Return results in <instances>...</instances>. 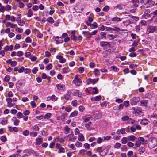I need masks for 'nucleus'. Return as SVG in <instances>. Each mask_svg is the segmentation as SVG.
<instances>
[{
	"label": "nucleus",
	"mask_w": 157,
	"mask_h": 157,
	"mask_svg": "<svg viewBox=\"0 0 157 157\" xmlns=\"http://www.w3.org/2000/svg\"><path fill=\"white\" fill-rule=\"evenodd\" d=\"M121 144L118 143H116L114 146V147L116 148H119L121 147Z\"/></svg>",
	"instance_id": "nucleus-63"
},
{
	"label": "nucleus",
	"mask_w": 157,
	"mask_h": 157,
	"mask_svg": "<svg viewBox=\"0 0 157 157\" xmlns=\"http://www.w3.org/2000/svg\"><path fill=\"white\" fill-rule=\"evenodd\" d=\"M129 117L128 116H123L122 117L121 119L123 121H128L129 119Z\"/></svg>",
	"instance_id": "nucleus-36"
},
{
	"label": "nucleus",
	"mask_w": 157,
	"mask_h": 157,
	"mask_svg": "<svg viewBox=\"0 0 157 157\" xmlns=\"http://www.w3.org/2000/svg\"><path fill=\"white\" fill-rule=\"evenodd\" d=\"M47 99L48 100H52L53 101H55L58 99V98L54 95H52L51 96L48 97Z\"/></svg>",
	"instance_id": "nucleus-17"
},
{
	"label": "nucleus",
	"mask_w": 157,
	"mask_h": 157,
	"mask_svg": "<svg viewBox=\"0 0 157 157\" xmlns=\"http://www.w3.org/2000/svg\"><path fill=\"white\" fill-rule=\"evenodd\" d=\"M62 71L64 73H67L71 71L70 69L68 67L63 69Z\"/></svg>",
	"instance_id": "nucleus-27"
},
{
	"label": "nucleus",
	"mask_w": 157,
	"mask_h": 157,
	"mask_svg": "<svg viewBox=\"0 0 157 157\" xmlns=\"http://www.w3.org/2000/svg\"><path fill=\"white\" fill-rule=\"evenodd\" d=\"M102 150H103L102 147H98L96 149V151L98 152H99V154H100V152L102 151Z\"/></svg>",
	"instance_id": "nucleus-60"
},
{
	"label": "nucleus",
	"mask_w": 157,
	"mask_h": 157,
	"mask_svg": "<svg viewBox=\"0 0 157 157\" xmlns=\"http://www.w3.org/2000/svg\"><path fill=\"white\" fill-rule=\"evenodd\" d=\"M127 138H122L121 140V142L123 144H125L127 142Z\"/></svg>",
	"instance_id": "nucleus-59"
},
{
	"label": "nucleus",
	"mask_w": 157,
	"mask_h": 157,
	"mask_svg": "<svg viewBox=\"0 0 157 157\" xmlns=\"http://www.w3.org/2000/svg\"><path fill=\"white\" fill-rule=\"evenodd\" d=\"M148 3L150 4V5L151 6H153L155 4V2L152 1V0H148L147 1Z\"/></svg>",
	"instance_id": "nucleus-61"
},
{
	"label": "nucleus",
	"mask_w": 157,
	"mask_h": 157,
	"mask_svg": "<svg viewBox=\"0 0 157 157\" xmlns=\"http://www.w3.org/2000/svg\"><path fill=\"white\" fill-rule=\"evenodd\" d=\"M132 1L135 6H137L138 4L139 3V1L138 0H132Z\"/></svg>",
	"instance_id": "nucleus-47"
},
{
	"label": "nucleus",
	"mask_w": 157,
	"mask_h": 157,
	"mask_svg": "<svg viewBox=\"0 0 157 157\" xmlns=\"http://www.w3.org/2000/svg\"><path fill=\"white\" fill-rule=\"evenodd\" d=\"M111 68L115 72H118L119 70V69L114 66H112Z\"/></svg>",
	"instance_id": "nucleus-50"
},
{
	"label": "nucleus",
	"mask_w": 157,
	"mask_h": 157,
	"mask_svg": "<svg viewBox=\"0 0 157 157\" xmlns=\"http://www.w3.org/2000/svg\"><path fill=\"white\" fill-rule=\"evenodd\" d=\"M32 128H33V130L35 131H38L39 130V128L36 125H35L33 126L32 127Z\"/></svg>",
	"instance_id": "nucleus-56"
},
{
	"label": "nucleus",
	"mask_w": 157,
	"mask_h": 157,
	"mask_svg": "<svg viewBox=\"0 0 157 157\" xmlns=\"http://www.w3.org/2000/svg\"><path fill=\"white\" fill-rule=\"evenodd\" d=\"M124 105L126 107H128L129 105V102L128 101H126L124 102Z\"/></svg>",
	"instance_id": "nucleus-51"
},
{
	"label": "nucleus",
	"mask_w": 157,
	"mask_h": 157,
	"mask_svg": "<svg viewBox=\"0 0 157 157\" xmlns=\"http://www.w3.org/2000/svg\"><path fill=\"white\" fill-rule=\"evenodd\" d=\"M75 145L77 147H80L82 146V144L81 143L77 141L75 143Z\"/></svg>",
	"instance_id": "nucleus-33"
},
{
	"label": "nucleus",
	"mask_w": 157,
	"mask_h": 157,
	"mask_svg": "<svg viewBox=\"0 0 157 157\" xmlns=\"http://www.w3.org/2000/svg\"><path fill=\"white\" fill-rule=\"evenodd\" d=\"M92 91L91 94H96L98 92V90L96 87H94L92 88Z\"/></svg>",
	"instance_id": "nucleus-24"
},
{
	"label": "nucleus",
	"mask_w": 157,
	"mask_h": 157,
	"mask_svg": "<svg viewBox=\"0 0 157 157\" xmlns=\"http://www.w3.org/2000/svg\"><path fill=\"white\" fill-rule=\"evenodd\" d=\"M75 135H78L79 137H83V135L79 133V131L78 129L76 128L75 130Z\"/></svg>",
	"instance_id": "nucleus-19"
},
{
	"label": "nucleus",
	"mask_w": 157,
	"mask_h": 157,
	"mask_svg": "<svg viewBox=\"0 0 157 157\" xmlns=\"http://www.w3.org/2000/svg\"><path fill=\"white\" fill-rule=\"evenodd\" d=\"M94 73L95 75L96 76L99 75L100 74L99 71L98 69H94Z\"/></svg>",
	"instance_id": "nucleus-32"
},
{
	"label": "nucleus",
	"mask_w": 157,
	"mask_h": 157,
	"mask_svg": "<svg viewBox=\"0 0 157 157\" xmlns=\"http://www.w3.org/2000/svg\"><path fill=\"white\" fill-rule=\"evenodd\" d=\"M42 142V140L41 138H37L36 140V144L37 145H40Z\"/></svg>",
	"instance_id": "nucleus-26"
},
{
	"label": "nucleus",
	"mask_w": 157,
	"mask_h": 157,
	"mask_svg": "<svg viewBox=\"0 0 157 157\" xmlns=\"http://www.w3.org/2000/svg\"><path fill=\"white\" fill-rule=\"evenodd\" d=\"M141 106H144L145 107H147V104L148 103V100H144L140 101Z\"/></svg>",
	"instance_id": "nucleus-14"
},
{
	"label": "nucleus",
	"mask_w": 157,
	"mask_h": 157,
	"mask_svg": "<svg viewBox=\"0 0 157 157\" xmlns=\"http://www.w3.org/2000/svg\"><path fill=\"white\" fill-rule=\"evenodd\" d=\"M11 9V6L7 5L6 6V11H9Z\"/></svg>",
	"instance_id": "nucleus-45"
},
{
	"label": "nucleus",
	"mask_w": 157,
	"mask_h": 157,
	"mask_svg": "<svg viewBox=\"0 0 157 157\" xmlns=\"http://www.w3.org/2000/svg\"><path fill=\"white\" fill-rule=\"evenodd\" d=\"M123 23L124 25H128L130 24V21L128 20L124 21H123Z\"/></svg>",
	"instance_id": "nucleus-49"
},
{
	"label": "nucleus",
	"mask_w": 157,
	"mask_h": 157,
	"mask_svg": "<svg viewBox=\"0 0 157 157\" xmlns=\"http://www.w3.org/2000/svg\"><path fill=\"white\" fill-rule=\"evenodd\" d=\"M25 41L27 43H30L32 42V40L30 37H28L25 38Z\"/></svg>",
	"instance_id": "nucleus-42"
},
{
	"label": "nucleus",
	"mask_w": 157,
	"mask_h": 157,
	"mask_svg": "<svg viewBox=\"0 0 157 157\" xmlns=\"http://www.w3.org/2000/svg\"><path fill=\"white\" fill-rule=\"evenodd\" d=\"M51 114L50 113H47L44 116V119H48L50 118L51 117Z\"/></svg>",
	"instance_id": "nucleus-44"
},
{
	"label": "nucleus",
	"mask_w": 157,
	"mask_h": 157,
	"mask_svg": "<svg viewBox=\"0 0 157 157\" xmlns=\"http://www.w3.org/2000/svg\"><path fill=\"white\" fill-rule=\"evenodd\" d=\"M72 82L75 84L76 86H79L82 84V81L79 77V76L78 75H76L75 76Z\"/></svg>",
	"instance_id": "nucleus-2"
},
{
	"label": "nucleus",
	"mask_w": 157,
	"mask_h": 157,
	"mask_svg": "<svg viewBox=\"0 0 157 157\" xmlns=\"http://www.w3.org/2000/svg\"><path fill=\"white\" fill-rule=\"evenodd\" d=\"M69 91H68L67 94L64 96V98L67 100H69L71 97L70 92Z\"/></svg>",
	"instance_id": "nucleus-25"
},
{
	"label": "nucleus",
	"mask_w": 157,
	"mask_h": 157,
	"mask_svg": "<svg viewBox=\"0 0 157 157\" xmlns=\"http://www.w3.org/2000/svg\"><path fill=\"white\" fill-rule=\"evenodd\" d=\"M24 6L25 4L22 2L19 3L18 5V7L21 9L23 8L24 7Z\"/></svg>",
	"instance_id": "nucleus-57"
},
{
	"label": "nucleus",
	"mask_w": 157,
	"mask_h": 157,
	"mask_svg": "<svg viewBox=\"0 0 157 157\" xmlns=\"http://www.w3.org/2000/svg\"><path fill=\"white\" fill-rule=\"evenodd\" d=\"M92 118V116L90 115H86L85 116L82 117V119L84 122H87L90 119Z\"/></svg>",
	"instance_id": "nucleus-10"
},
{
	"label": "nucleus",
	"mask_w": 157,
	"mask_h": 157,
	"mask_svg": "<svg viewBox=\"0 0 157 157\" xmlns=\"http://www.w3.org/2000/svg\"><path fill=\"white\" fill-rule=\"evenodd\" d=\"M149 121L147 119H144L140 121V124L143 125H146L148 123Z\"/></svg>",
	"instance_id": "nucleus-23"
},
{
	"label": "nucleus",
	"mask_w": 157,
	"mask_h": 157,
	"mask_svg": "<svg viewBox=\"0 0 157 157\" xmlns=\"http://www.w3.org/2000/svg\"><path fill=\"white\" fill-rule=\"evenodd\" d=\"M53 40L56 41V44L62 43L63 41V39L61 37L58 36L53 37Z\"/></svg>",
	"instance_id": "nucleus-7"
},
{
	"label": "nucleus",
	"mask_w": 157,
	"mask_h": 157,
	"mask_svg": "<svg viewBox=\"0 0 157 157\" xmlns=\"http://www.w3.org/2000/svg\"><path fill=\"white\" fill-rule=\"evenodd\" d=\"M100 46L104 48H107L109 46V43L107 42L102 41L100 43Z\"/></svg>",
	"instance_id": "nucleus-12"
},
{
	"label": "nucleus",
	"mask_w": 157,
	"mask_h": 157,
	"mask_svg": "<svg viewBox=\"0 0 157 157\" xmlns=\"http://www.w3.org/2000/svg\"><path fill=\"white\" fill-rule=\"evenodd\" d=\"M6 100L7 102V106L9 107L10 108L13 107L15 108L17 106L15 103H13L12 102L13 101L11 98H6Z\"/></svg>",
	"instance_id": "nucleus-1"
},
{
	"label": "nucleus",
	"mask_w": 157,
	"mask_h": 157,
	"mask_svg": "<svg viewBox=\"0 0 157 157\" xmlns=\"http://www.w3.org/2000/svg\"><path fill=\"white\" fill-rule=\"evenodd\" d=\"M18 24L21 26H23L25 24V22L24 21L20 20L18 22Z\"/></svg>",
	"instance_id": "nucleus-62"
},
{
	"label": "nucleus",
	"mask_w": 157,
	"mask_h": 157,
	"mask_svg": "<svg viewBox=\"0 0 157 157\" xmlns=\"http://www.w3.org/2000/svg\"><path fill=\"white\" fill-rule=\"evenodd\" d=\"M139 140L141 144H146V141L144 140V138H140Z\"/></svg>",
	"instance_id": "nucleus-40"
},
{
	"label": "nucleus",
	"mask_w": 157,
	"mask_h": 157,
	"mask_svg": "<svg viewBox=\"0 0 157 157\" xmlns=\"http://www.w3.org/2000/svg\"><path fill=\"white\" fill-rule=\"evenodd\" d=\"M13 46L12 45L10 46H6L4 48V49L6 51H8L9 50L11 51L13 49Z\"/></svg>",
	"instance_id": "nucleus-20"
},
{
	"label": "nucleus",
	"mask_w": 157,
	"mask_h": 157,
	"mask_svg": "<svg viewBox=\"0 0 157 157\" xmlns=\"http://www.w3.org/2000/svg\"><path fill=\"white\" fill-rule=\"evenodd\" d=\"M56 58L57 59L59 60V62L61 63H63L66 62V59L61 55H58Z\"/></svg>",
	"instance_id": "nucleus-8"
},
{
	"label": "nucleus",
	"mask_w": 157,
	"mask_h": 157,
	"mask_svg": "<svg viewBox=\"0 0 157 157\" xmlns=\"http://www.w3.org/2000/svg\"><path fill=\"white\" fill-rule=\"evenodd\" d=\"M65 110L67 112H70L72 110V108L70 106H67L65 108Z\"/></svg>",
	"instance_id": "nucleus-37"
},
{
	"label": "nucleus",
	"mask_w": 157,
	"mask_h": 157,
	"mask_svg": "<svg viewBox=\"0 0 157 157\" xmlns=\"http://www.w3.org/2000/svg\"><path fill=\"white\" fill-rule=\"evenodd\" d=\"M52 67V65L51 63H50L46 66V69L48 70L51 69Z\"/></svg>",
	"instance_id": "nucleus-39"
},
{
	"label": "nucleus",
	"mask_w": 157,
	"mask_h": 157,
	"mask_svg": "<svg viewBox=\"0 0 157 157\" xmlns=\"http://www.w3.org/2000/svg\"><path fill=\"white\" fill-rule=\"evenodd\" d=\"M47 21L50 23L52 24L54 22V20L52 17H49L47 18Z\"/></svg>",
	"instance_id": "nucleus-28"
},
{
	"label": "nucleus",
	"mask_w": 157,
	"mask_h": 157,
	"mask_svg": "<svg viewBox=\"0 0 157 157\" xmlns=\"http://www.w3.org/2000/svg\"><path fill=\"white\" fill-rule=\"evenodd\" d=\"M16 116H17V117L18 119H21L23 117V115L22 114V113L20 112H18L17 113Z\"/></svg>",
	"instance_id": "nucleus-29"
},
{
	"label": "nucleus",
	"mask_w": 157,
	"mask_h": 157,
	"mask_svg": "<svg viewBox=\"0 0 157 157\" xmlns=\"http://www.w3.org/2000/svg\"><path fill=\"white\" fill-rule=\"evenodd\" d=\"M107 37L110 40H112L115 38V36L113 34H108L107 35Z\"/></svg>",
	"instance_id": "nucleus-38"
},
{
	"label": "nucleus",
	"mask_w": 157,
	"mask_h": 157,
	"mask_svg": "<svg viewBox=\"0 0 157 157\" xmlns=\"http://www.w3.org/2000/svg\"><path fill=\"white\" fill-rule=\"evenodd\" d=\"M11 121L13 122L15 126L18 125L20 122V120L17 119V118L15 117H13L11 119Z\"/></svg>",
	"instance_id": "nucleus-11"
},
{
	"label": "nucleus",
	"mask_w": 157,
	"mask_h": 157,
	"mask_svg": "<svg viewBox=\"0 0 157 157\" xmlns=\"http://www.w3.org/2000/svg\"><path fill=\"white\" fill-rule=\"evenodd\" d=\"M57 89L59 90H63L65 89V86L64 85L59 84L56 85Z\"/></svg>",
	"instance_id": "nucleus-18"
},
{
	"label": "nucleus",
	"mask_w": 157,
	"mask_h": 157,
	"mask_svg": "<svg viewBox=\"0 0 157 157\" xmlns=\"http://www.w3.org/2000/svg\"><path fill=\"white\" fill-rule=\"evenodd\" d=\"M92 28L95 29L97 27V24L96 22H94L92 24L90 25Z\"/></svg>",
	"instance_id": "nucleus-35"
},
{
	"label": "nucleus",
	"mask_w": 157,
	"mask_h": 157,
	"mask_svg": "<svg viewBox=\"0 0 157 157\" xmlns=\"http://www.w3.org/2000/svg\"><path fill=\"white\" fill-rule=\"evenodd\" d=\"M109 7L108 6H106L104 7L103 9V11L106 12L108 11L109 10Z\"/></svg>",
	"instance_id": "nucleus-48"
},
{
	"label": "nucleus",
	"mask_w": 157,
	"mask_h": 157,
	"mask_svg": "<svg viewBox=\"0 0 157 157\" xmlns=\"http://www.w3.org/2000/svg\"><path fill=\"white\" fill-rule=\"evenodd\" d=\"M29 133V131L27 130H25L22 132L23 135L25 136H27Z\"/></svg>",
	"instance_id": "nucleus-64"
},
{
	"label": "nucleus",
	"mask_w": 157,
	"mask_h": 157,
	"mask_svg": "<svg viewBox=\"0 0 157 157\" xmlns=\"http://www.w3.org/2000/svg\"><path fill=\"white\" fill-rule=\"evenodd\" d=\"M17 55L18 56H22L23 54V52L21 51H18L17 52Z\"/></svg>",
	"instance_id": "nucleus-58"
},
{
	"label": "nucleus",
	"mask_w": 157,
	"mask_h": 157,
	"mask_svg": "<svg viewBox=\"0 0 157 157\" xmlns=\"http://www.w3.org/2000/svg\"><path fill=\"white\" fill-rule=\"evenodd\" d=\"M31 72V69L29 68H26L25 69L24 73L25 74H29Z\"/></svg>",
	"instance_id": "nucleus-52"
},
{
	"label": "nucleus",
	"mask_w": 157,
	"mask_h": 157,
	"mask_svg": "<svg viewBox=\"0 0 157 157\" xmlns=\"http://www.w3.org/2000/svg\"><path fill=\"white\" fill-rule=\"evenodd\" d=\"M147 24V22L144 20H142L141 21L140 23V26L145 25Z\"/></svg>",
	"instance_id": "nucleus-46"
},
{
	"label": "nucleus",
	"mask_w": 157,
	"mask_h": 157,
	"mask_svg": "<svg viewBox=\"0 0 157 157\" xmlns=\"http://www.w3.org/2000/svg\"><path fill=\"white\" fill-rule=\"evenodd\" d=\"M125 130L124 128L117 130L116 132V134L118 135V136H117V137H118V136L121 137V134H125Z\"/></svg>",
	"instance_id": "nucleus-9"
},
{
	"label": "nucleus",
	"mask_w": 157,
	"mask_h": 157,
	"mask_svg": "<svg viewBox=\"0 0 157 157\" xmlns=\"http://www.w3.org/2000/svg\"><path fill=\"white\" fill-rule=\"evenodd\" d=\"M111 146H108L103 149L102 151L100 152V155L102 156H104L108 153L109 149L110 148Z\"/></svg>",
	"instance_id": "nucleus-6"
},
{
	"label": "nucleus",
	"mask_w": 157,
	"mask_h": 157,
	"mask_svg": "<svg viewBox=\"0 0 157 157\" xmlns=\"http://www.w3.org/2000/svg\"><path fill=\"white\" fill-rule=\"evenodd\" d=\"M94 18V15L91 13L88 16V20L86 21V23L88 26H90L91 25V23L93 21Z\"/></svg>",
	"instance_id": "nucleus-5"
},
{
	"label": "nucleus",
	"mask_w": 157,
	"mask_h": 157,
	"mask_svg": "<svg viewBox=\"0 0 157 157\" xmlns=\"http://www.w3.org/2000/svg\"><path fill=\"white\" fill-rule=\"evenodd\" d=\"M101 99V97L100 95H98L95 97H92L91 98V99L92 101H98Z\"/></svg>",
	"instance_id": "nucleus-15"
},
{
	"label": "nucleus",
	"mask_w": 157,
	"mask_h": 157,
	"mask_svg": "<svg viewBox=\"0 0 157 157\" xmlns=\"http://www.w3.org/2000/svg\"><path fill=\"white\" fill-rule=\"evenodd\" d=\"M8 129L10 131L13 132L14 131L15 132H16L18 131L17 128L16 127H11L10 126H8Z\"/></svg>",
	"instance_id": "nucleus-22"
},
{
	"label": "nucleus",
	"mask_w": 157,
	"mask_h": 157,
	"mask_svg": "<svg viewBox=\"0 0 157 157\" xmlns=\"http://www.w3.org/2000/svg\"><path fill=\"white\" fill-rule=\"evenodd\" d=\"M78 114V111L75 110L73 112H72L71 113L70 115L69 116V118H72L73 117H76L77 115Z\"/></svg>",
	"instance_id": "nucleus-21"
},
{
	"label": "nucleus",
	"mask_w": 157,
	"mask_h": 157,
	"mask_svg": "<svg viewBox=\"0 0 157 157\" xmlns=\"http://www.w3.org/2000/svg\"><path fill=\"white\" fill-rule=\"evenodd\" d=\"M155 32L157 33V27L153 26H149L147 29V33L148 34Z\"/></svg>",
	"instance_id": "nucleus-3"
},
{
	"label": "nucleus",
	"mask_w": 157,
	"mask_h": 157,
	"mask_svg": "<svg viewBox=\"0 0 157 157\" xmlns=\"http://www.w3.org/2000/svg\"><path fill=\"white\" fill-rule=\"evenodd\" d=\"M5 25L6 27H10L11 28H14L17 25L16 24L12 23L10 22H6Z\"/></svg>",
	"instance_id": "nucleus-13"
},
{
	"label": "nucleus",
	"mask_w": 157,
	"mask_h": 157,
	"mask_svg": "<svg viewBox=\"0 0 157 157\" xmlns=\"http://www.w3.org/2000/svg\"><path fill=\"white\" fill-rule=\"evenodd\" d=\"M7 120L4 118L2 119L0 122V124L3 125L7 124Z\"/></svg>",
	"instance_id": "nucleus-31"
},
{
	"label": "nucleus",
	"mask_w": 157,
	"mask_h": 157,
	"mask_svg": "<svg viewBox=\"0 0 157 157\" xmlns=\"http://www.w3.org/2000/svg\"><path fill=\"white\" fill-rule=\"evenodd\" d=\"M85 109V107L83 105H80L78 107L79 111L81 112H83Z\"/></svg>",
	"instance_id": "nucleus-30"
},
{
	"label": "nucleus",
	"mask_w": 157,
	"mask_h": 157,
	"mask_svg": "<svg viewBox=\"0 0 157 157\" xmlns=\"http://www.w3.org/2000/svg\"><path fill=\"white\" fill-rule=\"evenodd\" d=\"M33 10L35 11H37L39 9V6L37 5H34L32 7Z\"/></svg>",
	"instance_id": "nucleus-55"
},
{
	"label": "nucleus",
	"mask_w": 157,
	"mask_h": 157,
	"mask_svg": "<svg viewBox=\"0 0 157 157\" xmlns=\"http://www.w3.org/2000/svg\"><path fill=\"white\" fill-rule=\"evenodd\" d=\"M33 15V12L30 10H29L28 11L27 13V17H31Z\"/></svg>",
	"instance_id": "nucleus-34"
},
{
	"label": "nucleus",
	"mask_w": 157,
	"mask_h": 157,
	"mask_svg": "<svg viewBox=\"0 0 157 157\" xmlns=\"http://www.w3.org/2000/svg\"><path fill=\"white\" fill-rule=\"evenodd\" d=\"M122 20V18L119 17L117 16H115L113 17L112 19V21L114 22H119L121 21Z\"/></svg>",
	"instance_id": "nucleus-16"
},
{
	"label": "nucleus",
	"mask_w": 157,
	"mask_h": 157,
	"mask_svg": "<svg viewBox=\"0 0 157 157\" xmlns=\"http://www.w3.org/2000/svg\"><path fill=\"white\" fill-rule=\"evenodd\" d=\"M132 109L135 111L136 112L138 113L139 112H140V109L139 107H133Z\"/></svg>",
	"instance_id": "nucleus-54"
},
{
	"label": "nucleus",
	"mask_w": 157,
	"mask_h": 157,
	"mask_svg": "<svg viewBox=\"0 0 157 157\" xmlns=\"http://www.w3.org/2000/svg\"><path fill=\"white\" fill-rule=\"evenodd\" d=\"M71 105L73 106H76L77 105V101L75 100L72 101Z\"/></svg>",
	"instance_id": "nucleus-53"
},
{
	"label": "nucleus",
	"mask_w": 157,
	"mask_h": 157,
	"mask_svg": "<svg viewBox=\"0 0 157 157\" xmlns=\"http://www.w3.org/2000/svg\"><path fill=\"white\" fill-rule=\"evenodd\" d=\"M66 116V114H65L64 113L61 114V120H62L63 121H64L65 119Z\"/></svg>",
	"instance_id": "nucleus-41"
},
{
	"label": "nucleus",
	"mask_w": 157,
	"mask_h": 157,
	"mask_svg": "<svg viewBox=\"0 0 157 157\" xmlns=\"http://www.w3.org/2000/svg\"><path fill=\"white\" fill-rule=\"evenodd\" d=\"M140 101V98L138 97H133L130 100L131 104L132 105H135Z\"/></svg>",
	"instance_id": "nucleus-4"
},
{
	"label": "nucleus",
	"mask_w": 157,
	"mask_h": 157,
	"mask_svg": "<svg viewBox=\"0 0 157 157\" xmlns=\"http://www.w3.org/2000/svg\"><path fill=\"white\" fill-rule=\"evenodd\" d=\"M86 152V151L85 149H81L79 151V153L81 155H84L85 154Z\"/></svg>",
	"instance_id": "nucleus-43"
}]
</instances>
